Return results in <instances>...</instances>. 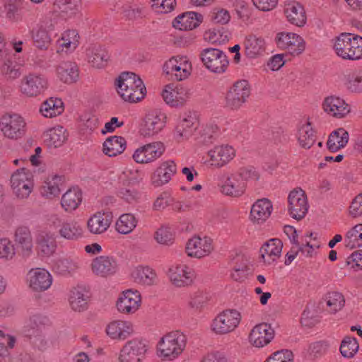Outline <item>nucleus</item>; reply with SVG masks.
<instances>
[{"mask_svg":"<svg viewBox=\"0 0 362 362\" xmlns=\"http://www.w3.org/2000/svg\"><path fill=\"white\" fill-rule=\"evenodd\" d=\"M115 85L120 97L131 103L141 100L146 94L141 78L133 72H123L116 79Z\"/></svg>","mask_w":362,"mask_h":362,"instance_id":"obj_1","label":"nucleus"},{"mask_svg":"<svg viewBox=\"0 0 362 362\" xmlns=\"http://www.w3.org/2000/svg\"><path fill=\"white\" fill-rule=\"evenodd\" d=\"M333 49L344 60L358 61L362 59V37L342 33L334 39Z\"/></svg>","mask_w":362,"mask_h":362,"instance_id":"obj_2","label":"nucleus"},{"mask_svg":"<svg viewBox=\"0 0 362 362\" xmlns=\"http://www.w3.org/2000/svg\"><path fill=\"white\" fill-rule=\"evenodd\" d=\"M187 336L179 330L165 334L157 344L158 355L163 360L173 361L182 354L187 345Z\"/></svg>","mask_w":362,"mask_h":362,"instance_id":"obj_3","label":"nucleus"},{"mask_svg":"<svg viewBox=\"0 0 362 362\" xmlns=\"http://www.w3.org/2000/svg\"><path fill=\"white\" fill-rule=\"evenodd\" d=\"M240 313L237 310H226L219 313L211 323V330L217 334H226L233 332L240 324Z\"/></svg>","mask_w":362,"mask_h":362,"instance_id":"obj_4","label":"nucleus"},{"mask_svg":"<svg viewBox=\"0 0 362 362\" xmlns=\"http://www.w3.org/2000/svg\"><path fill=\"white\" fill-rule=\"evenodd\" d=\"M48 88L47 78L40 74L30 73L25 76L21 82V92L28 98L40 96Z\"/></svg>","mask_w":362,"mask_h":362,"instance_id":"obj_5","label":"nucleus"},{"mask_svg":"<svg viewBox=\"0 0 362 362\" xmlns=\"http://www.w3.org/2000/svg\"><path fill=\"white\" fill-rule=\"evenodd\" d=\"M0 128L6 137L18 139L25 135L26 123L19 115L5 114L1 119Z\"/></svg>","mask_w":362,"mask_h":362,"instance_id":"obj_6","label":"nucleus"},{"mask_svg":"<svg viewBox=\"0 0 362 362\" xmlns=\"http://www.w3.org/2000/svg\"><path fill=\"white\" fill-rule=\"evenodd\" d=\"M274 41L278 48L286 50L293 56L300 55L305 49L304 40L293 33H278Z\"/></svg>","mask_w":362,"mask_h":362,"instance_id":"obj_7","label":"nucleus"},{"mask_svg":"<svg viewBox=\"0 0 362 362\" xmlns=\"http://www.w3.org/2000/svg\"><path fill=\"white\" fill-rule=\"evenodd\" d=\"M250 95L249 83L245 80L235 82L226 95V105L231 110L239 109Z\"/></svg>","mask_w":362,"mask_h":362,"instance_id":"obj_8","label":"nucleus"},{"mask_svg":"<svg viewBox=\"0 0 362 362\" xmlns=\"http://www.w3.org/2000/svg\"><path fill=\"white\" fill-rule=\"evenodd\" d=\"M11 185L13 192L18 198H27L33 188L30 172L24 168L17 170L11 175Z\"/></svg>","mask_w":362,"mask_h":362,"instance_id":"obj_9","label":"nucleus"},{"mask_svg":"<svg viewBox=\"0 0 362 362\" xmlns=\"http://www.w3.org/2000/svg\"><path fill=\"white\" fill-rule=\"evenodd\" d=\"M167 117L158 109L149 110L144 119L140 133L144 137H151L159 133L165 127Z\"/></svg>","mask_w":362,"mask_h":362,"instance_id":"obj_10","label":"nucleus"},{"mask_svg":"<svg viewBox=\"0 0 362 362\" xmlns=\"http://www.w3.org/2000/svg\"><path fill=\"white\" fill-rule=\"evenodd\" d=\"M288 202V211L293 218L299 221L305 217L309 205L307 195L301 188H296L290 192Z\"/></svg>","mask_w":362,"mask_h":362,"instance_id":"obj_11","label":"nucleus"},{"mask_svg":"<svg viewBox=\"0 0 362 362\" xmlns=\"http://www.w3.org/2000/svg\"><path fill=\"white\" fill-rule=\"evenodd\" d=\"M200 57L206 68L214 73L224 72L228 65L226 54L218 49H204Z\"/></svg>","mask_w":362,"mask_h":362,"instance_id":"obj_12","label":"nucleus"},{"mask_svg":"<svg viewBox=\"0 0 362 362\" xmlns=\"http://www.w3.org/2000/svg\"><path fill=\"white\" fill-rule=\"evenodd\" d=\"M147 351L145 342L139 338L128 341L120 351L119 362H141Z\"/></svg>","mask_w":362,"mask_h":362,"instance_id":"obj_13","label":"nucleus"},{"mask_svg":"<svg viewBox=\"0 0 362 362\" xmlns=\"http://www.w3.org/2000/svg\"><path fill=\"white\" fill-rule=\"evenodd\" d=\"M191 65L185 57H173L163 66V72L177 81L187 78L190 74Z\"/></svg>","mask_w":362,"mask_h":362,"instance_id":"obj_14","label":"nucleus"},{"mask_svg":"<svg viewBox=\"0 0 362 362\" xmlns=\"http://www.w3.org/2000/svg\"><path fill=\"white\" fill-rule=\"evenodd\" d=\"M165 149V146L162 142L149 143L136 148L132 158L137 163H151L160 158L163 154Z\"/></svg>","mask_w":362,"mask_h":362,"instance_id":"obj_15","label":"nucleus"},{"mask_svg":"<svg viewBox=\"0 0 362 362\" xmlns=\"http://www.w3.org/2000/svg\"><path fill=\"white\" fill-rule=\"evenodd\" d=\"M322 107L329 116L341 119L351 112V106L341 98L332 95L325 98Z\"/></svg>","mask_w":362,"mask_h":362,"instance_id":"obj_16","label":"nucleus"},{"mask_svg":"<svg viewBox=\"0 0 362 362\" xmlns=\"http://www.w3.org/2000/svg\"><path fill=\"white\" fill-rule=\"evenodd\" d=\"M212 240L208 237L194 236L186 245L185 250L189 257L201 258L209 255L213 250Z\"/></svg>","mask_w":362,"mask_h":362,"instance_id":"obj_17","label":"nucleus"},{"mask_svg":"<svg viewBox=\"0 0 362 362\" xmlns=\"http://www.w3.org/2000/svg\"><path fill=\"white\" fill-rule=\"evenodd\" d=\"M246 187L247 184L234 172L223 175L221 191L226 196L239 197L245 193Z\"/></svg>","mask_w":362,"mask_h":362,"instance_id":"obj_18","label":"nucleus"},{"mask_svg":"<svg viewBox=\"0 0 362 362\" xmlns=\"http://www.w3.org/2000/svg\"><path fill=\"white\" fill-rule=\"evenodd\" d=\"M141 298L137 291H124L118 298L116 306L119 312L124 314L134 313L141 306Z\"/></svg>","mask_w":362,"mask_h":362,"instance_id":"obj_19","label":"nucleus"},{"mask_svg":"<svg viewBox=\"0 0 362 362\" xmlns=\"http://www.w3.org/2000/svg\"><path fill=\"white\" fill-rule=\"evenodd\" d=\"M163 100L172 107L182 106L189 97V90L181 86L168 84L162 91Z\"/></svg>","mask_w":362,"mask_h":362,"instance_id":"obj_20","label":"nucleus"},{"mask_svg":"<svg viewBox=\"0 0 362 362\" xmlns=\"http://www.w3.org/2000/svg\"><path fill=\"white\" fill-rule=\"evenodd\" d=\"M170 281L177 287L190 285L194 278V271L185 264L172 266L168 270Z\"/></svg>","mask_w":362,"mask_h":362,"instance_id":"obj_21","label":"nucleus"},{"mask_svg":"<svg viewBox=\"0 0 362 362\" xmlns=\"http://www.w3.org/2000/svg\"><path fill=\"white\" fill-rule=\"evenodd\" d=\"M274 330L267 323H260L255 326L249 336L250 343L258 348L263 347L272 340Z\"/></svg>","mask_w":362,"mask_h":362,"instance_id":"obj_22","label":"nucleus"},{"mask_svg":"<svg viewBox=\"0 0 362 362\" xmlns=\"http://www.w3.org/2000/svg\"><path fill=\"white\" fill-rule=\"evenodd\" d=\"M208 155L211 165L221 168L235 157V151L228 145L216 146L208 152Z\"/></svg>","mask_w":362,"mask_h":362,"instance_id":"obj_23","label":"nucleus"},{"mask_svg":"<svg viewBox=\"0 0 362 362\" xmlns=\"http://www.w3.org/2000/svg\"><path fill=\"white\" fill-rule=\"evenodd\" d=\"M29 286L32 290L42 292L47 290L52 282L50 274L41 268L32 269L29 273Z\"/></svg>","mask_w":362,"mask_h":362,"instance_id":"obj_24","label":"nucleus"},{"mask_svg":"<svg viewBox=\"0 0 362 362\" xmlns=\"http://www.w3.org/2000/svg\"><path fill=\"white\" fill-rule=\"evenodd\" d=\"M112 221V216L111 213L98 211L88 220L87 228L90 233L100 235L109 228Z\"/></svg>","mask_w":362,"mask_h":362,"instance_id":"obj_25","label":"nucleus"},{"mask_svg":"<svg viewBox=\"0 0 362 362\" xmlns=\"http://www.w3.org/2000/svg\"><path fill=\"white\" fill-rule=\"evenodd\" d=\"M16 245L21 248V255L28 257L33 251V238L30 230L28 226H18L14 233Z\"/></svg>","mask_w":362,"mask_h":362,"instance_id":"obj_26","label":"nucleus"},{"mask_svg":"<svg viewBox=\"0 0 362 362\" xmlns=\"http://www.w3.org/2000/svg\"><path fill=\"white\" fill-rule=\"evenodd\" d=\"M283 243L280 239L272 238L266 242L260 248L261 257L267 264L276 262L281 254Z\"/></svg>","mask_w":362,"mask_h":362,"instance_id":"obj_27","label":"nucleus"},{"mask_svg":"<svg viewBox=\"0 0 362 362\" xmlns=\"http://www.w3.org/2000/svg\"><path fill=\"white\" fill-rule=\"evenodd\" d=\"M86 56L88 62L93 67L100 69L107 64L110 55L107 49L100 45L93 44L86 49Z\"/></svg>","mask_w":362,"mask_h":362,"instance_id":"obj_28","label":"nucleus"},{"mask_svg":"<svg viewBox=\"0 0 362 362\" xmlns=\"http://www.w3.org/2000/svg\"><path fill=\"white\" fill-rule=\"evenodd\" d=\"M245 55L250 59H255L263 54L265 52V41L261 37L255 35H247L243 42Z\"/></svg>","mask_w":362,"mask_h":362,"instance_id":"obj_29","label":"nucleus"},{"mask_svg":"<svg viewBox=\"0 0 362 362\" xmlns=\"http://www.w3.org/2000/svg\"><path fill=\"white\" fill-rule=\"evenodd\" d=\"M50 322L49 318L42 314H33L25 322L23 327L25 336L35 333L45 332L49 328Z\"/></svg>","mask_w":362,"mask_h":362,"instance_id":"obj_30","label":"nucleus"},{"mask_svg":"<svg viewBox=\"0 0 362 362\" xmlns=\"http://www.w3.org/2000/svg\"><path fill=\"white\" fill-rule=\"evenodd\" d=\"M272 204L266 198L258 199L252 206L250 211V219L254 223H262L271 215Z\"/></svg>","mask_w":362,"mask_h":362,"instance_id":"obj_31","label":"nucleus"},{"mask_svg":"<svg viewBox=\"0 0 362 362\" xmlns=\"http://www.w3.org/2000/svg\"><path fill=\"white\" fill-rule=\"evenodd\" d=\"M106 332L113 339H125L134 332L133 325L127 321L117 320L110 322Z\"/></svg>","mask_w":362,"mask_h":362,"instance_id":"obj_32","label":"nucleus"},{"mask_svg":"<svg viewBox=\"0 0 362 362\" xmlns=\"http://www.w3.org/2000/svg\"><path fill=\"white\" fill-rule=\"evenodd\" d=\"M175 173L176 165L174 161H165L154 172L152 176V182L156 186H161L168 183Z\"/></svg>","mask_w":362,"mask_h":362,"instance_id":"obj_33","label":"nucleus"},{"mask_svg":"<svg viewBox=\"0 0 362 362\" xmlns=\"http://www.w3.org/2000/svg\"><path fill=\"white\" fill-rule=\"evenodd\" d=\"M91 268L93 272L96 275L106 276L116 272L117 263L111 257L100 256L93 260Z\"/></svg>","mask_w":362,"mask_h":362,"instance_id":"obj_34","label":"nucleus"},{"mask_svg":"<svg viewBox=\"0 0 362 362\" xmlns=\"http://www.w3.org/2000/svg\"><path fill=\"white\" fill-rule=\"evenodd\" d=\"M325 303L326 310L331 315H335L341 310L345 305L344 296L339 291L327 292L322 298L320 303Z\"/></svg>","mask_w":362,"mask_h":362,"instance_id":"obj_35","label":"nucleus"},{"mask_svg":"<svg viewBox=\"0 0 362 362\" xmlns=\"http://www.w3.org/2000/svg\"><path fill=\"white\" fill-rule=\"evenodd\" d=\"M57 73L59 78L68 84L76 82L79 78L78 66L70 61L61 62L57 68Z\"/></svg>","mask_w":362,"mask_h":362,"instance_id":"obj_36","label":"nucleus"},{"mask_svg":"<svg viewBox=\"0 0 362 362\" xmlns=\"http://www.w3.org/2000/svg\"><path fill=\"white\" fill-rule=\"evenodd\" d=\"M36 244L39 252L47 257L52 255L57 247L54 235L45 231L39 233L36 238Z\"/></svg>","mask_w":362,"mask_h":362,"instance_id":"obj_37","label":"nucleus"},{"mask_svg":"<svg viewBox=\"0 0 362 362\" xmlns=\"http://www.w3.org/2000/svg\"><path fill=\"white\" fill-rule=\"evenodd\" d=\"M297 138L300 147L305 149L310 148L315 143L317 136L309 121L298 127Z\"/></svg>","mask_w":362,"mask_h":362,"instance_id":"obj_38","label":"nucleus"},{"mask_svg":"<svg viewBox=\"0 0 362 362\" xmlns=\"http://www.w3.org/2000/svg\"><path fill=\"white\" fill-rule=\"evenodd\" d=\"M349 139L348 132L343 128H339L329 134L327 142V148L332 152H337L347 144Z\"/></svg>","mask_w":362,"mask_h":362,"instance_id":"obj_39","label":"nucleus"},{"mask_svg":"<svg viewBox=\"0 0 362 362\" xmlns=\"http://www.w3.org/2000/svg\"><path fill=\"white\" fill-rule=\"evenodd\" d=\"M127 145L126 140L122 136H110L103 143V153L110 156H116L123 153Z\"/></svg>","mask_w":362,"mask_h":362,"instance_id":"obj_40","label":"nucleus"},{"mask_svg":"<svg viewBox=\"0 0 362 362\" xmlns=\"http://www.w3.org/2000/svg\"><path fill=\"white\" fill-rule=\"evenodd\" d=\"M40 112L45 117H57L64 112V103L61 99L51 97L42 103Z\"/></svg>","mask_w":362,"mask_h":362,"instance_id":"obj_41","label":"nucleus"},{"mask_svg":"<svg viewBox=\"0 0 362 362\" xmlns=\"http://www.w3.org/2000/svg\"><path fill=\"white\" fill-rule=\"evenodd\" d=\"M197 127L196 116L189 114L183 117L177 124L175 131L177 136L182 139H188Z\"/></svg>","mask_w":362,"mask_h":362,"instance_id":"obj_42","label":"nucleus"},{"mask_svg":"<svg viewBox=\"0 0 362 362\" xmlns=\"http://www.w3.org/2000/svg\"><path fill=\"white\" fill-rule=\"evenodd\" d=\"M82 201V193L77 188L70 189L63 194L61 205L67 212L76 209Z\"/></svg>","mask_w":362,"mask_h":362,"instance_id":"obj_43","label":"nucleus"},{"mask_svg":"<svg viewBox=\"0 0 362 362\" xmlns=\"http://www.w3.org/2000/svg\"><path fill=\"white\" fill-rule=\"evenodd\" d=\"M230 37L231 33L227 28L222 26L209 29L204 33V40L211 44L225 43Z\"/></svg>","mask_w":362,"mask_h":362,"instance_id":"obj_44","label":"nucleus"},{"mask_svg":"<svg viewBox=\"0 0 362 362\" xmlns=\"http://www.w3.org/2000/svg\"><path fill=\"white\" fill-rule=\"evenodd\" d=\"M285 15L290 23H306V15L304 8L296 1L286 4Z\"/></svg>","mask_w":362,"mask_h":362,"instance_id":"obj_45","label":"nucleus"},{"mask_svg":"<svg viewBox=\"0 0 362 362\" xmlns=\"http://www.w3.org/2000/svg\"><path fill=\"white\" fill-rule=\"evenodd\" d=\"M64 177L62 176L54 175L48 178L42 186L41 194L47 198H52L58 196L61 192V186H62Z\"/></svg>","mask_w":362,"mask_h":362,"instance_id":"obj_46","label":"nucleus"},{"mask_svg":"<svg viewBox=\"0 0 362 362\" xmlns=\"http://www.w3.org/2000/svg\"><path fill=\"white\" fill-rule=\"evenodd\" d=\"M135 282L146 286L154 284L156 274L148 267H138L132 273Z\"/></svg>","mask_w":362,"mask_h":362,"instance_id":"obj_47","label":"nucleus"},{"mask_svg":"<svg viewBox=\"0 0 362 362\" xmlns=\"http://www.w3.org/2000/svg\"><path fill=\"white\" fill-rule=\"evenodd\" d=\"M66 130L62 126L49 129L45 133V141L48 146L57 148L66 140Z\"/></svg>","mask_w":362,"mask_h":362,"instance_id":"obj_48","label":"nucleus"},{"mask_svg":"<svg viewBox=\"0 0 362 362\" xmlns=\"http://www.w3.org/2000/svg\"><path fill=\"white\" fill-rule=\"evenodd\" d=\"M59 233L63 238L76 240L82 237L83 229L76 222H64L62 224Z\"/></svg>","mask_w":362,"mask_h":362,"instance_id":"obj_49","label":"nucleus"},{"mask_svg":"<svg viewBox=\"0 0 362 362\" xmlns=\"http://www.w3.org/2000/svg\"><path fill=\"white\" fill-rule=\"evenodd\" d=\"M88 296L81 288H74L71 291L69 303L73 310L83 311L87 308Z\"/></svg>","mask_w":362,"mask_h":362,"instance_id":"obj_50","label":"nucleus"},{"mask_svg":"<svg viewBox=\"0 0 362 362\" xmlns=\"http://www.w3.org/2000/svg\"><path fill=\"white\" fill-rule=\"evenodd\" d=\"M137 221L134 215L124 214L120 216L115 224L116 230L121 234H129L136 226Z\"/></svg>","mask_w":362,"mask_h":362,"instance_id":"obj_51","label":"nucleus"},{"mask_svg":"<svg viewBox=\"0 0 362 362\" xmlns=\"http://www.w3.org/2000/svg\"><path fill=\"white\" fill-rule=\"evenodd\" d=\"M345 243L351 249L362 246V224L356 225L346 233Z\"/></svg>","mask_w":362,"mask_h":362,"instance_id":"obj_52","label":"nucleus"},{"mask_svg":"<svg viewBox=\"0 0 362 362\" xmlns=\"http://www.w3.org/2000/svg\"><path fill=\"white\" fill-rule=\"evenodd\" d=\"M359 348L358 343L356 338L346 337L341 343L340 352L345 358H353L357 353Z\"/></svg>","mask_w":362,"mask_h":362,"instance_id":"obj_53","label":"nucleus"},{"mask_svg":"<svg viewBox=\"0 0 362 362\" xmlns=\"http://www.w3.org/2000/svg\"><path fill=\"white\" fill-rule=\"evenodd\" d=\"M29 339L30 344L35 349L45 351L49 346V341L47 337V331L25 336Z\"/></svg>","mask_w":362,"mask_h":362,"instance_id":"obj_54","label":"nucleus"},{"mask_svg":"<svg viewBox=\"0 0 362 362\" xmlns=\"http://www.w3.org/2000/svg\"><path fill=\"white\" fill-rule=\"evenodd\" d=\"M55 271L62 275L70 274L78 269L77 264L71 259L62 258L54 262Z\"/></svg>","mask_w":362,"mask_h":362,"instance_id":"obj_55","label":"nucleus"},{"mask_svg":"<svg viewBox=\"0 0 362 362\" xmlns=\"http://www.w3.org/2000/svg\"><path fill=\"white\" fill-rule=\"evenodd\" d=\"M79 35L76 30L65 31L60 39V46L67 49H74L78 45Z\"/></svg>","mask_w":362,"mask_h":362,"instance_id":"obj_56","label":"nucleus"},{"mask_svg":"<svg viewBox=\"0 0 362 362\" xmlns=\"http://www.w3.org/2000/svg\"><path fill=\"white\" fill-rule=\"evenodd\" d=\"M33 39L35 45L40 49H47L51 42L47 31L42 26L33 32Z\"/></svg>","mask_w":362,"mask_h":362,"instance_id":"obj_57","label":"nucleus"},{"mask_svg":"<svg viewBox=\"0 0 362 362\" xmlns=\"http://www.w3.org/2000/svg\"><path fill=\"white\" fill-rule=\"evenodd\" d=\"M155 239L159 244L170 245L174 242L175 234L170 227L162 226L156 232Z\"/></svg>","mask_w":362,"mask_h":362,"instance_id":"obj_58","label":"nucleus"},{"mask_svg":"<svg viewBox=\"0 0 362 362\" xmlns=\"http://www.w3.org/2000/svg\"><path fill=\"white\" fill-rule=\"evenodd\" d=\"M320 322L317 310L313 307H306L302 313L300 323L303 326L313 327Z\"/></svg>","mask_w":362,"mask_h":362,"instance_id":"obj_59","label":"nucleus"},{"mask_svg":"<svg viewBox=\"0 0 362 362\" xmlns=\"http://www.w3.org/2000/svg\"><path fill=\"white\" fill-rule=\"evenodd\" d=\"M347 88L354 93L362 91V71L359 70L354 72L351 76H349L346 82Z\"/></svg>","mask_w":362,"mask_h":362,"instance_id":"obj_60","label":"nucleus"},{"mask_svg":"<svg viewBox=\"0 0 362 362\" xmlns=\"http://www.w3.org/2000/svg\"><path fill=\"white\" fill-rule=\"evenodd\" d=\"M241 180L246 183L247 181H257L260 175L253 166L240 168L236 171Z\"/></svg>","mask_w":362,"mask_h":362,"instance_id":"obj_61","label":"nucleus"},{"mask_svg":"<svg viewBox=\"0 0 362 362\" xmlns=\"http://www.w3.org/2000/svg\"><path fill=\"white\" fill-rule=\"evenodd\" d=\"M203 16L197 12L187 11L174 18L172 23H202Z\"/></svg>","mask_w":362,"mask_h":362,"instance_id":"obj_62","label":"nucleus"},{"mask_svg":"<svg viewBox=\"0 0 362 362\" xmlns=\"http://www.w3.org/2000/svg\"><path fill=\"white\" fill-rule=\"evenodd\" d=\"M153 9L160 13H167L174 9L176 4L175 0H152Z\"/></svg>","mask_w":362,"mask_h":362,"instance_id":"obj_63","label":"nucleus"},{"mask_svg":"<svg viewBox=\"0 0 362 362\" xmlns=\"http://www.w3.org/2000/svg\"><path fill=\"white\" fill-rule=\"evenodd\" d=\"M293 353L288 350H281L274 353L264 362H292Z\"/></svg>","mask_w":362,"mask_h":362,"instance_id":"obj_64","label":"nucleus"}]
</instances>
